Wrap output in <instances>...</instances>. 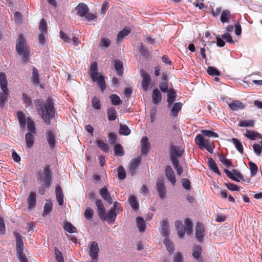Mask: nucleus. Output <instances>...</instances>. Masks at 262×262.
Returning a JSON list of instances; mask_svg holds the SVG:
<instances>
[{
  "label": "nucleus",
  "instance_id": "obj_1",
  "mask_svg": "<svg viewBox=\"0 0 262 262\" xmlns=\"http://www.w3.org/2000/svg\"><path fill=\"white\" fill-rule=\"evenodd\" d=\"M35 104L39 115L45 123L47 125L50 124V120L54 118L55 112L53 99L48 98L46 101L37 99L35 101Z\"/></svg>",
  "mask_w": 262,
  "mask_h": 262
},
{
  "label": "nucleus",
  "instance_id": "obj_2",
  "mask_svg": "<svg viewBox=\"0 0 262 262\" xmlns=\"http://www.w3.org/2000/svg\"><path fill=\"white\" fill-rule=\"evenodd\" d=\"M16 50L18 54L21 56V60L26 63L30 59L29 47L23 35H19L16 40Z\"/></svg>",
  "mask_w": 262,
  "mask_h": 262
},
{
  "label": "nucleus",
  "instance_id": "obj_3",
  "mask_svg": "<svg viewBox=\"0 0 262 262\" xmlns=\"http://www.w3.org/2000/svg\"><path fill=\"white\" fill-rule=\"evenodd\" d=\"M36 180L39 184H44L45 185L50 186L52 184V176L50 166H46L43 168L42 172L41 170L37 171Z\"/></svg>",
  "mask_w": 262,
  "mask_h": 262
},
{
  "label": "nucleus",
  "instance_id": "obj_4",
  "mask_svg": "<svg viewBox=\"0 0 262 262\" xmlns=\"http://www.w3.org/2000/svg\"><path fill=\"white\" fill-rule=\"evenodd\" d=\"M185 226L182 224V222L181 221H177L175 223L178 234L181 238H183L184 237L185 232L188 234H190L192 232V221L187 218L185 220Z\"/></svg>",
  "mask_w": 262,
  "mask_h": 262
},
{
  "label": "nucleus",
  "instance_id": "obj_5",
  "mask_svg": "<svg viewBox=\"0 0 262 262\" xmlns=\"http://www.w3.org/2000/svg\"><path fill=\"white\" fill-rule=\"evenodd\" d=\"M6 74L3 72L0 73V87L3 92L0 93V106L3 107L7 101L8 89Z\"/></svg>",
  "mask_w": 262,
  "mask_h": 262
},
{
  "label": "nucleus",
  "instance_id": "obj_6",
  "mask_svg": "<svg viewBox=\"0 0 262 262\" xmlns=\"http://www.w3.org/2000/svg\"><path fill=\"white\" fill-rule=\"evenodd\" d=\"M14 236L16 243V254L20 262H28L27 258L23 252L24 244L21 236L16 232L14 233Z\"/></svg>",
  "mask_w": 262,
  "mask_h": 262
},
{
  "label": "nucleus",
  "instance_id": "obj_7",
  "mask_svg": "<svg viewBox=\"0 0 262 262\" xmlns=\"http://www.w3.org/2000/svg\"><path fill=\"white\" fill-rule=\"evenodd\" d=\"M195 143L198 145L201 148H206L209 152L212 153L214 146L212 141L209 139L204 138L203 136L199 134L195 138Z\"/></svg>",
  "mask_w": 262,
  "mask_h": 262
},
{
  "label": "nucleus",
  "instance_id": "obj_8",
  "mask_svg": "<svg viewBox=\"0 0 262 262\" xmlns=\"http://www.w3.org/2000/svg\"><path fill=\"white\" fill-rule=\"evenodd\" d=\"M156 187L160 199H165L166 195V189L162 178H158L157 179Z\"/></svg>",
  "mask_w": 262,
  "mask_h": 262
},
{
  "label": "nucleus",
  "instance_id": "obj_9",
  "mask_svg": "<svg viewBox=\"0 0 262 262\" xmlns=\"http://www.w3.org/2000/svg\"><path fill=\"white\" fill-rule=\"evenodd\" d=\"M224 172L229 178L235 182H239V179L244 182L246 181L243 175L236 169H233L232 171H230L227 169H225Z\"/></svg>",
  "mask_w": 262,
  "mask_h": 262
},
{
  "label": "nucleus",
  "instance_id": "obj_10",
  "mask_svg": "<svg viewBox=\"0 0 262 262\" xmlns=\"http://www.w3.org/2000/svg\"><path fill=\"white\" fill-rule=\"evenodd\" d=\"M140 74L142 78L141 81L142 87L144 91H147L151 81L150 76L144 70L140 71Z\"/></svg>",
  "mask_w": 262,
  "mask_h": 262
},
{
  "label": "nucleus",
  "instance_id": "obj_11",
  "mask_svg": "<svg viewBox=\"0 0 262 262\" xmlns=\"http://www.w3.org/2000/svg\"><path fill=\"white\" fill-rule=\"evenodd\" d=\"M99 246L96 242H93L91 244L89 255L92 258V262H97L98 259Z\"/></svg>",
  "mask_w": 262,
  "mask_h": 262
},
{
  "label": "nucleus",
  "instance_id": "obj_12",
  "mask_svg": "<svg viewBox=\"0 0 262 262\" xmlns=\"http://www.w3.org/2000/svg\"><path fill=\"white\" fill-rule=\"evenodd\" d=\"M183 150H181L178 146L171 145L170 151V158L171 161L178 160L177 158L182 156Z\"/></svg>",
  "mask_w": 262,
  "mask_h": 262
},
{
  "label": "nucleus",
  "instance_id": "obj_13",
  "mask_svg": "<svg viewBox=\"0 0 262 262\" xmlns=\"http://www.w3.org/2000/svg\"><path fill=\"white\" fill-rule=\"evenodd\" d=\"M95 204L97 207V212L99 217L102 220H105L106 219V210L102 201L97 199L95 202Z\"/></svg>",
  "mask_w": 262,
  "mask_h": 262
},
{
  "label": "nucleus",
  "instance_id": "obj_14",
  "mask_svg": "<svg viewBox=\"0 0 262 262\" xmlns=\"http://www.w3.org/2000/svg\"><path fill=\"white\" fill-rule=\"evenodd\" d=\"M165 174L168 181L171 183L173 186H174L176 185L177 180L174 171L170 166H166Z\"/></svg>",
  "mask_w": 262,
  "mask_h": 262
},
{
  "label": "nucleus",
  "instance_id": "obj_15",
  "mask_svg": "<svg viewBox=\"0 0 262 262\" xmlns=\"http://www.w3.org/2000/svg\"><path fill=\"white\" fill-rule=\"evenodd\" d=\"M141 161V159L139 157L133 159L129 163V172L132 176L135 174Z\"/></svg>",
  "mask_w": 262,
  "mask_h": 262
},
{
  "label": "nucleus",
  "instance_id": "obj_16",
  "mask_svg": "<svg viewBox=\"0 0 262 262\" xmlns=\"http://www.w3.org/2000/svg\"><path fill=\"white\" fill-rule=\"evenodd\" d=\"M205 235V229L202 223H198L195 227V237L196 239L202 242Z\"/></svg>",
  "mask_w": 262,
  "mask_h": 262
},
{
  "label": "nucleus",
  "instance_id": "obj_17",
  "mask_svg": "<svg viewBox=\"0 0 262 262\" xmlns=\"http://www.w3.org/2000/svg\"><path fill=\"white\" fill-rule=\"evenodd\" d=\"M150 143L148 138L146 136H143L141 140V151L142 154L146 155L149 150Z\"/></svg>",
  "mask_w": 262,
  "mask_h": 262
},
{
  "label": "nucleus",
  "instance_id": "obj_18",
  "mask_svg": "<svg viewBox=\"0 0 262 262\" xmlns=\"http://www.w3.org/2000/svg\"><path fill=\"white\" fill-rule=\"evenodd\" d=\"M77 14L81 17L84 16L89 12V9L86 5L84 3H80L75 8Z\"/></svg>",
  "mask_w": 262,
  "mask_h": 262
},
{
  "label": "nucleus",
  "instance_id": "obj_19",
  "mask_svg": "<svg viewBox=\"0 0 262 262\" xmlns=\"http://www.w3.org/2000/svg\"><path fill=\"white\" fill-rule=\"evenodd\" d=\"M230 108L233 111H237L245 108V105L239 100H233L228 103Z\"/></svg>",
  "mask_w": 262,
  "mask_h": 262
},
{
  "label": "nucleus",
  "instance_id": "obj_20",
  "mask_svg": "<svg viewBox=\"0 0 262 262\" xmlns=\"http://www.w3.org/2000/svg\"><path fill=\"white\" fill-rule=\"evenodd\" d=\"M167 101L168 103V106L170 107L176 100L177 97V94L176 91L173 89H169V91L167 92Z\"/></svg>",
  "mask_w": 262,
  "mask_h": 262
},
{
  "label": "nucleus",
  "instance_id": "obj_21",
  "mask_svg": "<svg viewBox=\"0 0 262 262\" xmlns=\"http://www.w3.org/2000/svg\"><path fill=\"white\" fill-rule=\"evenodd\" d=\"M100 195L109 204H112L113 200L111 194L108 192L107 189L106 187L101 188L99 190Z\"/></svg>",
  "mask_w": 262,
  "mask_h": 262
},
{
  "label": "nucleus",
  "instance_id": "obj_22",
  "mask_svg": "<svg viewBox=\"0 0 262 262\" xmlns=\"http://www.w3.org/2000/svg\"><path fill=\"white\" fill-rule=\"evenodd\" d=\"M89 73L93 81H95L96 77L98 76V64L96 62H93L90 68Z\"/></svg>",
  "mask_w": 262,
  "mask_h": 262
},
{
  "label": "nucleus",
  "instance_id": "obj_23",
  "mask_svg": "<svg viewBox=\"0 0 262 262\" xmlns=\"http://www.w3.org/2000/svg\"><path fill=\"white\" fill-rule=\"evenodd\" d=\"M152 98L153 103L155 104H158L161 102L162 94L158 88L154 89L152 94Z\"/></svg>",
  "mask_w": 262,
  "mask_h": 262
},
{
  "label": "nucleus",
  "instance_id": "obj_24",
  "mask_svg": "<svg viewBox=\"0 0 262 262\" xmlns=\"http://www.w3.org/2000/svg\"><path fill=\"white\" fill-rule=\"evenodd\" d=\"M56 197L59 205L62 206L63 204V194L61 186L57 185L55 189Z\"/></svg>",
  "mask_w": 262,
  "mask_h": 262
},
{
  "label": "nucleus",
  "instance_id": "obj_25",
  "mask_svg": "<svg viewBox=\"0 0 262 262\" xmlns=\"http://www.w3.org/2000/svg\"><path fill=\"white\" fill-rule=\"evenodd\" d=\"M245 136L251 140H255L257 139H262V135L254 130H247Z\"/></svg>",
  "mask_w": 262,
  "mask_h": 262
},
{
  "label": "nucleus",
  "instance_id": "obj_26",
  "mask_svg": "<svg viewBox=\"0 0 262 262\" xmlns=\"http://www.w3.org/2000/svg\"><path fill=\"white\" fill-rule=\"evenodd\" d=\"M169 226L166 220H163L161 222L160 232L164 237H167L169 235Z\"/></svg>",
  "mask_w": 262,
  "mask_h": 262
},
{
  "label": "nucleus",
  "instance_id": "obj_27",
  "mask_svg": "<svg viewBox=\"0 0 262 262\" xmlns=\"http://www.w3.org/2000/svg\"><path fill=\"white\" fill-rule=\"evenodd\" d=\"M36 194L34 192H31L27 199L28 207L32 209L36 204Z\"/></svg>",
  "mask_w": 262,
  "mask_h": 262
},
{
  "label": "nucleus",
  "instance_id": "obj_28",
  "mask_svg": "<svg viewBox=\"0 0 262 262\" xmlns=\"http://www.w3.org/2000/svg\"><path fill=\"white\" fill-rule=\"evenodd\" d=\"M93 81L97 82V84L101 91H104L106 88V85L104 77L102 74H100L99 76L96 77L95 80Z\"/></svg>",
  "mask_w": 262,
  "mask_h": 262
},
{
  "label": "nucleus",
  "instance_id": "obj_29",
  "mask_svg": "<svg viewBox=\"0 0 262 262\" xmlns=\"http://www.w3.org/2000/svg\"><path fill=\"white\" fill-rule=\"evenodd\" d=\"M46 138L50 147L53 148L55 146V136L53 133L50 130L47 131L46 132Z\"/></svg>",
  "mask_w": 262,
  "mask_h": 262
},
{
  "label": "nucleus",
  "instance_id": "obj_30",
  "mask_svg": "<svg viewBox=\"0 0 262 262\" xmlns=\"http://www.w3.org/2000/svg\"><path fill=\"white\" fill-rule=\"evenodd\" d=\"M231 13L229 10H224L222 12L221 15V21L223 23H227L230 21Z\"/></svg>",
  "mask_w": 262,
  "mask_h": 262
},
{
  "label": "nucleus",
  "instance_id": "obj_31",
  "mask_svg": "<svg viewBox=\"0 0 262 262\" xmlns=\"http://www.w3.org/2000/svg\"><path fill=\"white\" fill-rule=\"evenodd\" d=\"M136 223L137 227L140 232H144L146 228L145 222L142 217H137L136 218Z\"/></svg>",
  "mask_w": 262,
  "mask_h": 262
},
{
  "label": "nucleus",
  "instance_id": "obj_32",
  "mask_svg": "<svg viewBox=\"0 0 262 262\" xmlns=\"http://www.w3.org/2000/svg\"><path fill=\"white\" fill-rule=\"evenodd\" d=\"M208 166L209 168L214 172L219 175L221 174V173L215 162L211 158L208 159Z\"/></svg>",
  "mask_w": 262,
  "mask_h": 262
},
{
  "label": "nucleus",
  "instance_id": "obj_33",
  "mask_svg": "<svg viewBox=\"0 0 262 262\" xmlns=\"http://www.w3.org/2000/svg\"><path fill=\"white\" fill-rule=\"evenodd\" d=\"M25 140L27 147H32L34 142V138L31 133L28 132L26 134L25 136Z\"/></svg>",
  "mask_w": 262,
  "mask_h": 262
},
{
  "label": "nucleus",
  "instance_id": "obj_34",
  "mask_svg": "<svg viewBox=\"0 0 262 262\" xmlns=\"http://www.w3.org/2000/svg\"><path fill=\"white\" fill-rule=\"evenodd\" d=\"M31 81L35 85H38L39 83L38 71L35 67L33 68Z\"/></svg>",
  "mask_w": 262,
  "mask_h": 262
},
{
  "label": "nucleus",
  "instance_id": "obj_35",
  "mask_svg": "<svg viewBox=\"0 0 262 262\" xmlns=\"http://www.w3.org/2000/svg\"><path fill=\"white\" fill-rule=\"evenodd\" d=\"M114 62L115 69L117 72V74L119 76H121L123 74L122 62L118 59L115 60Z\"/></svg>",
  "mask_w": 262,
  "mask_h": 262
},
{
  "label": "nucleus",
  "instance_id": "obj_36",
  "mask_svg": "<svg viewBox=\"0 0 262 262\" xmlns=\"http://www.w3.org/2000/svg\"><path fill=\"white\" fill-rule=\"evenodd\" d=\"M17 116L20 127L22 128H24L26 126V117L25 114L22 112H18L17 114Z\"/></svg>",
  "mask_w": 262,
  "mask_h": 262
},
{
  "label": "nucleus",
  "instance_id": "obj_37",
  "mask_svg": "<svg viewBox=\"0 0 262 262\" xmlns=\"http://www.w3.org/2000/svg\"><path fill=\"white\" fill-rule=\"evenodd\" d=\"M163 243L166 246V249L169 253H172L174 251L173 243L172 241L169 240L168 238L166 237Z\"/></svg>",
  "mask_w": 262,
  "mask_h": 262
},
{
  "label": "nucleus",
  "instance_id": "obj_38",
  "mask_svg": "<svg viewBox=\"0 0 262 262\" xmlns=\"http://www.w3.org/2000/svg\"><path fill=\"white\" fill-rule=\"evenodd\" d=\"M130 33V30L126 28H124L122 31H120L117 35V41L119 42L125 36H127Z\"/></svg>",
  "mask_w": 262,
  "mask_h": 262
},
{
  "label": "nucleus",
  "instance_id": "obj_39",
  "mask_svg": "<svg viewBox=\"0 0 262 262\" xmlns=\"http://www.w3.org/2000/svg\"><path fill=\"white\" fill-rule=\"evenodd\" d=\"M107 116L109 121H114L117 118V112L115 108L111 107L107 110Z\"/></svg>",
  "mask_w": 262,
  "mask_h": 262
},
{
  "label": "nucleus",
  "instance_id": "obj_40",
  "mask_svg": "<svg viewBox=\"0 0 262 262\" xmlns=\"http://www.w3.org/2000/svg\"><path fill=\"white\" fill-rule=\"evenodd\" d=\"M63 229L69 233H75L77 232V229L71 223L66 222L64 223Z\"/></svg>",
  "mask_w": 262,
  "mask_h": 262
},
{
  "label": "nucleus",
  "instance_id": "obj_41",
  "mask_svg": "<svg viewBox=\"0 0 262 262\" xmlns=\"http://www.w3.org/2000/svg\"><path fill=\"white\" fill-rule=\"evenodd\" d=\"M96 143L100 147V148L102 150L105 152H107L109 150V147L107 144L105 143L103 140L101 139H97L96 140Z\"/></svg>",
  "mask_w": 262,
  "mask_h": 262
},
{
  "label": "nucleus",
  "instance_id": "obj_42",
  "mask_svg": "<svg viewBox=\"0 0 262 262\" xmlns=\"http://www.w3.org/2000/svg\"><path fill=\"white\" fill-rule=\"evenodd\" d=\"M129 205L134 210H136L139 208V204L137 200V198L135 195H132L129 199Z\"/></svg>",
  "mask_w": 262,
  "mask_h": 262
},
{
  "label": "nucleus",
  "instance_id": "obj_43",
  "mask_svg": "<svg viewBox=\"0 0 262 262\" xmlns=\"http://www.w3.org/2000/svg\"><path fill=\"white\" fill-rule=\"evenodd\" d=\"M118 211H116L114 210L110 209L107 215L106 216L108 221L110 222V223H114L115 219L116 218V216L117 214V212Z\"/></svg>",
  "mask_w": 262,
  "mask_h": 262
},
{
  "label": "nucleus",
  "instance_id": "obj_44",
  "mask_svg": "<svg viewBox=\"0 0 262 262\" xmlns=\"http://www.w3.org/2000/svg\"><path fill=\"white\" fill-rule=\"evenodd\" d=\"M114 153L117 156H123L124 154L123 147L120 144H115L114 146Z\"/></svg>",
  "mask_w": 262,
  "mask_h": 262
},
{
  "label": "nucleus",
  "instance_id": "obj_45",
  "mask_svg": "<svg viewBox=\"0 0 262 262\" xmlns=\"http://www.w3.org/2000/svg\"><path fill=\"white\" fill-rule=\"evenodd\" d=\"M232 142L238 152L241 154L243 153V146L240 141L237 138H234L232 139Z\"/></svg>",
  "mask_w": 262,
  "mask_h": 262
},
{
  "label": "nucleus",
  "instance_id": "obj_46",
  "mask_svg": "<svg viewBox=\"0 0 262 262\" xmlns=\"http://www.w3.org/2000/svg\"><path fill=\"white\" fill-rule=\"evenodd\" d=\"M52 209V202L51 201H48L43 207V216L48 214Z\"/></svg>",
  "mask_w": 262,
  "mask_h": 262
},
{
  "label": "nucleus",
  "instance_id": "obj_47",
  "mask_svg": "<svg viewBox=\"0 0 262 262\" xmlns=\"http://www.w3.org/2000/svg\"><path fill=\"white\" fill-rule=\"evenodd\" d=\"M182 103L181 102L176 103L171 108V113L174 116H176L179 112L181 110Z\"/></svg>",
  "mask_w": 262,
  "mask_h": 262
},
{
  "label": "nucleus",
  "instance_id": "obj_48",
  "mask_svg": "<svg viewBox=\"0 0 262 262\" xmlns=\"http://www.w3.org/2000/svg\"><path fill=\"white\" fill-rule=\"evenodd\" d=\"M202 252V247L200 245L194 246L193 249L192 255L195 259L199 258Z\"/></svg>",
  "mask_w": 262,
  "mask_h": 262
},
{
  "label": "nucleus",
  "instance_id": "obj_49",
  "mask_svg": "<svg viewBox=\"0 0 262 262\" xmlns=\"http://www.w3.org/2000/svg\"><path fill=\"white\" fill-rule=\"evenodd\" d=\"M119 133L120 134L127 136L130 133V130L127 125L121 124Z\"/></svg>",
  "mask_w": 262,
  "mask_h": 262
},
{
  "label": "nucleus",
  "instance_id": "obj_50",
  "mask_svg": "<svg viewBox=\"0 0 262 262\" xmlns=\"http://www.w3.org/2000/svg\"><path fill=\"white\" fill-rule=\"evenodd\" d=\"M110 98L113 105H118L121 103V100L120 97L116 94L111 95Z\"/></svg>",
  "mask_w": 262,
  "mask_h": 262
},
{
  "label": "nucleus",
  "instance_id": "obj_51",
  "mask_svg": "<svg viewBox=\"0 0 262 262\" xmlns=\"http://www.w3.org/2000/svg\"><path fill=\"white\" fill-rule=\"evenodd\" d=\"M118 178L121 180H124L126 178V171L122 166H119L117 168Z\"/></svg>",
  "mask_w": 262,
  "mask_h": 262
},
{
  "label": "nucleus",
  "instance_id": "obj_52",
  "mask_svg": "<svg viewBox=\"0 0 262 262\" xmlns=\"http://www.w3.org/2000/svg\"><path fill=\"white\" fill-rule=\"evenodd\" d=\"M238 125L241 127H252L254 125V121L251 120H242Z\"/></svg>",
  "mask_w": 262,
  "mask_h": 262
},
{
  "label": "nucleus",
  "instance_id": "obj_53",
  "mask_svg": "<svg viewBox=\"0 0 262 262\" xmlns=\"http://www.w3.org/2000/svg\"><path fill=\"white\" fill-rule=\"evenodd\" d=\"M173 165L174 166V168L177 170V172L178 175H181L182 173L183 172V168L180 165L179 161L178 160H175V161H171Z\"/></svg>",
  "mask_w": 262,
  "mask_h": 262
},
{
  "label": "nucleus",
  "instance_id": "obj_54",
  "mask_svg": "<svg viewBox=\"0 0 262 262\" xmlns=\"http://www.w3.org/2000/svg\"><path fill=\"white\" fill-rule=\"evenodd\" d=\"M27 128L28 129L32 132L35 133V126L33 121L30 118H27Z\"/></svg>",
  "mask_w": 262,
  "mask_h": 262
},
{
  "label": "nucleus",
  "instance_id": "obj_55",
  "mask_svg": "<svg viewBox=\"0 0 262 262\" xmlns=\"http://www.w3.org/2000/svg\"><path fill=\"white\" fill-rule=\"evenodd\" d=\"M249 169L251 171V176H255L258 170V167L254 163L252 162H249Z\"/></svg>",
  "mask_w": 262,
  "mask_h": 262
},
{
  "label": "nucleus",
  "instance_id": "obj_56",
  "mask_svg": "<svg viewBox=\"0 0 262 262\" xmlns=\"http://www.w3.org/2000/svg\"><path fill=\"white\" fill-rule=\"evenodd\" d=\"M201 132L203 133V134L204 136L208 137H215V138L219 137V135L217 133H216L214 132H212L211 130L204 129V130H202Z\"/></svg>",
  "mask_w": 262,
  "mask_h": 262
},
{
  "label": "nucleus",
  "instance_id": "obj_57",
  "mask_svg": "<svg viewBox=\"0 0 262 262\" xmlns=\"http://www.w3.org/2000/svg\"><path fill=\"white\" fill-rule=\"evenodd\" d=\"M111 40L107 38H102L99 42V46L101 47L107 48L111 44Z\"/></svg>",
  "mask_w": 262,
  "mask_h": 262
},
{
  "label": "nucleus",
  "instance_id": "obj_58",
  "mask_svg": "<svg viewBox=\"0 0 262 262\" xmlns=\"http://www.w3.org/2000/svg\"><path fill=\"white\" fill-rule=\"evenodd\" d=\"M54 252L57 262H64L62 253L57 248H55Z\"/></svg>",
  "mask_w": 262,
  "mask_h": 262
},
{
  "label": "nucleus",
  "instance_id": "obj_59",
  "mask_svg": "<svg viewBox=\"0 0 262 262\" xmlns=\"http://www.w3.org/2000/svg\"><path fill=\"white\" fill-rule=\"evenodd\" d=\"M207 73L210 75H220L221 74L220 71L216 68L212 67H209L207 69Z\"/></svg>",
  "mask_w": 262,
  "mask_h": 262
},
{
  "label": "nucleus",
  "instance_id": "obj_60",
  "mask_svg": "<svg viewBox=\"0 0 262 262\" xmlns=\"http://www.w3.org/2000/svg\"><path fill=\"white\" fill-rule=\"evenodd\" d=\"M84 215L86 219L90 220L94 215V211L90 207H88L84 211Z\"/></svg>",
  "mask_w": 262,
  "mask_h": 262
},
{
  "label": "nucleus",
  "instance_id": "obj_61",
  "mask_svg": "<svg viewBox=\"0 0 262 262\" xmlns=\"http://www.w3.org/2000/svg\"><path fill=\"white\" fill-rule=\"evenodd\" d=\"M92 106L97 110H99L101 107L100 99L97 97H94L92 100Z\"/></svg>",
  "mask_w": 262,
  "mask_h": 262
},
{
  "label": "nucleus",
  "instance_id": "obj_62",
  "mask_svg": "<svg viewBox=\"0 0 262 262\" xmlns=\"http://www.w3.org/2000/svg\"><path fill=\"white\" fill-rule=\"evenodd\" d=\"M182 183L183 187L187 190H190L191 189L190 181L185 178H183L182 180Z\"/></svg>",
  "mask_w": 262,
  "mask_h": 262
},
{
  "label": "nucleus",
  "instance_id": "obj_63",
  "mask_svg": "<svg viewBox=\"0 0 262 262\" xmlns=\"http://www.w3.org/2000/svg\"><path fill=\"white\" fill-rule=\"evenodd\" d=\"M47 25L46 20L43 18L41 19L39 26V29L40 32H47Z\"/></svg>",
  "mask_w": 262,
  "mask_h": 262
},
{
  "label": "nucleus",
  "instance_id": "obj_64",
  "mask_svg": "<svg viewBox=\"0 0 262 262\" xmlns=\"http://www.w3.org/2000/svg\"><path fill=\"white\" fill-rule=\"evenodd\" d=\"M173 262H183V257L180 252H176L173 257Z\"/></svg>",
  "mask_w": 262,
  "mask_h": 262
}]
</instances>
